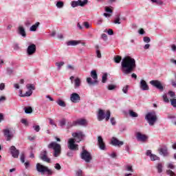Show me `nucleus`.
<instances>
[{
    "mask_svg": "<svg viewBox=\"0 0 176 176\" xmlns=\"http://www.w3.org/2000/svg\"><path fill=\"white\" fill-rule=\"evenodd\" d=\"M67 68V69H70V71H74L75 69V67L71 65H68Z\"/></svg>",
    "mask_w": 176,
    "mask_h": 176,
    "instance_id": "obj_48",
    "label": "nucleus"
},
{
    "mask_svg": "<svg viewBox=\"0 0 176 176\" xmlns=\"http://www.w3.org/2000/svg\"><path fill=\"white\" fill-rule=\"evenodd\" d=\"M79 43H81L80 41H75L72 40L67 42V46H76V45H79Z\"/></svg>",
    "mask_w": 176,
    "mask_h": 176,
    "instance_id": "obj_23",
    "label": "nucleus"
},
{
    "mask_svg": "<svg viewBox=\"0 0 176 176\" xmlns=\"http://www.w3.org/2000/svg\"><path fill=\"white\" fill-rule=\"evenodd\" d=\"M96 55H97L98 58H101V52H100L99 50H96Z\"/></svg>",
    "mask_w": 176,
    "mask_h": 176,
    "instance_id": "obj_51",
    "label": "nucleus"
},
{
    "mask_svg": "<svg viewBox=\"0 0 176 176\" xmlns=\"http://www.w3.org/2000/svg\"><path fill=\"white\" fill-rule=\"evenodd\" d=\"M33 129L34 130H35V131H36V133H39V131L41 130V126H39V125H34Z\"/></svg>",
    "mask_w": 176,
    "mask_h": 176,
    "instance_id": "obj_41",
    "label": "nucleus"
},
{
    "mask_svg": "<svg viewBox=\"0 0 176 176\" xmlns=\"http://www.w3.org/2000/svg\"><path fill=\"white\" fill-rule=\"evenodd\" d=\"M111 144L114 145V146H122L124 143L122 141H120L116 138H112Z\"/></svg>",
    "mask_w": 176,
    "mask_h": 176,
    "instance_id": "obj_20",
    "label": "nucleus"
},
{
    "mask_svg": "<svg viewBox=\"0 0 176 176\" xmlns=\"http://www.w3.org/2000/svg\"><path fill=\"white\" fill-rule=\"evenodd\" d=\"M54 168L56 170H61V166L60 165V164H56Z\"/></svg>",
    "mask_w": 176,
    "mask_h": 176,
    "instance_id": "obj_55",
    "label": "nucleus"
},
{
    "mask_svg": "<svg viewBox=\"0 0 176 176\" xmlns=\"http://www.w3.org/2000/svg\"><path fill=\"white\" fill-rule=\"evenodd\" d=\"M39 157L41 160H43V162L50 163V158L47 157V151L46 150H43L41 152Z\"/></svg>",
    "mask_w": 176,
    "mask_h": 176,
    "instance_id": "obj_11",
    "label": "nucleus"
},
{
    "mask_svg": "<svg viewBox=\"0 0 176 176\" xmlns=\"http://www.w3.org/2000/svg\"><path fill=\"white\" fill-rule=\"evenodd\" d=\"M107 36L106 34H102V39L103 41H107Z\"/></svg>",
    "mask_w": 176,
    "mask_h": 176,
    "instance_id": "obj_63",
    "label": "nucleus"
},
{
    "mask_svg": "<svg viewBox=\"0 0 176 176\" xmlns=\"http://www.w3.org/2000/svg\"><path fill=\"white\" fill-rule=\"evenodd\" d=\"M174 164H173L172 163L168 164V168H171L173 170L174 169Z\"/></svg>",
    "mask_w": 176,
    "mask_h": 176,
    "instance_id": "obj_60",
    "label": "nucleus"
},
{
    "mask_svg": "<svg viewBox=\"0 0 176 176\" xmlns=\"http://www.w3.org/2000/svg\"><path fill=\"white\" fill-rule=\"evenodd\" d=\"M72 135L76 139H69L67 147L70 151H79V146L75 144V141L76 142H80V141H82L83 138H85V134H83V132L79 131L78 132L73 133Z\"/></svg>",
    "mask_w": 176,
    "mask_h": 176,
    "instance_id": "obj_2",
    "label": "nucleus"
},
{
    "mask_svg": "<svg viewBox=\"0 0 176 176\" xmlns=\"http://www.w3.org/2000/svg\"><path fill=\"white\" fill-rule=\"evenodd\" d=\"M56 102L58 105H59V107H67V104H65V102L63 101L61 99L58 100Z\"/></svg>",
    "mask_w": 176,
    "mask_h": 176,
    "instance_id": "obj_27",
    "label": "nucleus"
},
{
    "mask_svg": "<svg viewBox=\"0 0 176 176\" xmlns=\"http://www.w3.org/2000/svg\"><path fill=\"white\" fill-rule=\"evenodd\" d=\"M146 156H149V157H151V155H153V154H152V151L151 150H148L146 153Z\"/></svg>",
    "mask_w": 176,
    "mask_h": 176,
    "instance_id": "obj_52",
    "label": "nucleus"
},
{
    "mask_svg": "<svg viewBox=\"0 0 176 176\" xmlns=\"http://www.w3.org/2000/svg\"><path fill=\"white\" fill-rule=\"evenodd\" d=\"M137 65H135V59L131 56H125L121 62V71L124 75H129L131 72H134V69Z\"/></svg>",
    "mask_w": 176,
    "mask_h": 176,
    "instance_id": "obj_1",
    "label": "nucleus"
},
{
    "mask_svg": "<svg viewBox=\"0 0 176 176\" xmlns=\"http://www.w3.org/2000/svg\"><path fill=\"white\" fill-rule=\"evenodd\" d=\"M18 34L19 35H21V36H23V38H25L27 36V34L25 33V29L23 26H19L18 28Z\"/></svg>",
    "mask_w": 176,
    "mask_h": 176,
    "instance_id": "obj_21",
    "label": "nucleus"
},
{
    "mask_svg": "<svg viewBox=\"0 0 176 176\" xmlns=\"http://www.w3.org/2000/svg\"><path fill=\"white\" fill-rule=\"evenodd\" d=\"M110 122L111 123V124L113 126H115V124H116V120H115V118L112 117L111 119H110Z\"/></svg>",
    "mask_w": 176,
    "mask_h": 176,
    "instance_id": "obj_45",
    "label": "nucleus"
},
{
    "mask_svg": "<svg viewBox=\"0 0 176 176\" xmlns=\"http://www.w3.org/2000/svg\"><path fill=\"white\" fill-rule=\"evenodd\" d=\"M105 12H107V13H112V9L109 7H105Z\"/></svg>",
    "mask_w": 176,
    "mask_h": 176,
    "instance_id": "obj_50",
    "label": "nucleus"
},
{
    "mask_svg": "<svg viewBox=\"0 0 176 176\" xmlns=\"http://www.w3.org/2000/svg\"><path fill=\"white\" fill-rule=\"evenodd\" d=\"M70 100L72 102L76 104L80 101V96L77 93H73L70 95Z\"/></svg>",
    "mask_w": 176,
    "mask_h": 176,
    "instance_id": "obj_15",
    "label": "nucleus"
},
{
    "mask_svg": "<svg viewBox=\"0 0 176 176\" xmlns=\"http://www.w3.org/2000/svg\"><path fill=\"white\" fill-rule=\"evenodd\" d=\"M91 76L94 79V80H93L91 78L88 77L87 78V82L88 83V85L92 86L96 85V83H98V80H97L98 79V76H97V72L96 70H92L91 72Z\"/></svg>",
    "mask_w": 176,
    "mask_h": 176,
    "instance_id": "obj_8",
    "label": "nucleus"
},
{
    "mask_svg": "<svg viewBox=\"0 0 176 176\" xmlns=\"http://www.w3.org/2000/svg\"><path fill=\"white\" fill-rule=\"evenodd\" d=\"M145 119L150 126H154L156 122H157V116L155 111L148 113L146 115Z\"/></svg>",
    "mask_w": 176,
    "mask_h": 176,
    "instance_id": "obj_5",
    "label": "nucleus"
},
{
    "mask_svg": "<svg viewBox=\"0 0 176 176\" xmlns=\"http://www.w3.org/2000/svg\"><path fill=\"white\" fill-rule=\"evenodd\" d=\"M168 94L172 98H174V97H175V93H174V91H169Z\"/></svg>",
    "mask_w": 176,
    "mask_h": 176,
    "instance_id": "obj_54",
    "label": "nucleus"
},
{
    "mask_svg": "<svg viewBox=\"0 0 176 176\" xmlns=\"http://www.w3.org/2000/svg\"><path fill=\"white\" fill-rule=\"evenodd\" d=\"M136 138L140 142H146L148 141V135L142 134L140 132L136 133Z\"/></svg>",
    "mask_w": 176,
    "mask_h": 176,
    "instance_id": "obj_13",
    "label": "nucleus"
},
{
    "mask_svg": "<svg viewBox=\"0 0 176 176\" xmlns=\"http://www.w3.org/2000/svg\"><path fill=\"white\" fill-rule=\"evenodd\" d=\"M114 23H115V24H120V18H119V16L117 17V18L115 19Z\"/></svg>",
    "mask_w": 176,
    "mask_h": 176,
    "instance_id": "obj_49",
    "label": "nucleus"
},
{
    "mask_svg": "<svg viewBox=\"0 0 176 176\" xmlns=\"http://www.w3.org/2000/svg\"><path fill=\"white\" fill-rule=\"evenodd\" d=\"M150 84L154 87H156V89H157L160 91H163L164 90L163 85L162 84V82H160V80H153L150 81Z\"/></svg>",
    "mask_w": 176,
    "mask_h": 176,
    "instance_id": "obj_9",
    "label": "nucleus"
},
{
    "mask_svg": "<svg viewBox=\"0 0 176 176\" xmlns=\"http://www.w3.org/2000/svg\"><path fill=\"white\" fill-rule=\"evenodd\" d=\"M116 88V86L113 85H109L108 86V90H114V89Z\"/></svg>",
    "mask_w": 176,
    "mask_h": 176,
    "instance_id": "obj_46",
    "label": "nucleus"
},
{
    "mask_svg": "<svg viewBox=\"0 0 176 176\" xmlns=\"http://www.w3.org/2000/svg\"><path fill=\"white\" fill-rule=\"evenodd\" d=\"M160 155H163V156H167L168 155V148L166 146H162L158 149Z\"/></svg>",
    "mask_w": 176,
    "mask_h": 176,
    "instance_id": "obj_17",
    "label": "nucleus"
},
{
    "mask_svg": "<svg viewBox=\"0 0 176 176\" xmlns=\"http://www.w3.org/2000/svg\"><path fill=\"white\" fill-rule=\"evenodd\" d=\"M26 88L28 89V90H35V85H34L33 84H28L26 85Z\"/></svg>",
    "mask_w": 176,
    "mask_h": 176,
    "instance_id": "obj_35",
    "label": "nucleus"
},
{
    "mask_svg": "<svg viewBox=\"0 0 176 176\" xmlns=\"http://www.w3.org/2000/svg\"><path fill=\"white\" fill-rule=\"evenodd\" d=\"M5 89V83H1L0 84V90H4Z\"/></svg>",
    "mask_w": 176,
    "mask_h": 176,
    "instance_id": "obj_62",
    "label": "nucleus"
},
{
    "mask_svg": "<svg viewBox=\"0 0 176 176\" xmlns=\"http://www.w3.org/2000/svg\"><path fill=\"white\" fill-rule=\"evenodd\" d=\"M65 63L63 61L61 62H56L55 63V65L58 67V70L60 71V69H61V67H63V65H64Z\"/></svg>",
    "mask_w": 176,
    "mask_h": 176,
    "instance_id": "obj_28",
    "label": "nucleus"
},
{
    "mask_svg": "<svg viewBox=\"0 0 176 176\" xmlns=\"http://www.w3.org/2000/svg\"><path fill=\"white\" fill-rule=\"evenodd\" d=\"M140 87L143 91L149 90V86L145 80H141L140 82Z\"/></svg>",
    "mask_w": 176,
    "mask_h": 176,
    "instance_id": "obj_19",
    "label": "nucleus"
},
{
    "mask_svg": "<svg viewBox=\"0 0 176 176\" xmlns=\"http://www.w3.org/2000/svg\"><path fill=\"white\" fill-rule=\"evenodd\" d=\"M56 7L58 8L59 9H61V8L64 7V2H63V1H58L56 3Z\"/></svg>",
    "mask_w": 176,
    "mask_h": 176,
    "instance_id": "obj_37",
    "label": "nucleus"
},
{
    "mask_svg": "<svg viewBox=\"0 0 176 176\" xmlns=\"http://www.w3.org/2000/svg\"><path fill=\"white\" fill-rule=\"evenodd\" d=\"M163 99L165 102H168V101H169L168 98H167V95H164Z\"/></svg>",
    "mask_w": 176,
    "mask_h": 176,
    "instance_id": "obj_56",
    "label": "nucleus"
},
{
    "mask_svg": "<svg viewBox=\"0 0 176 176\" xmlns=\"http://www.w3.org/2000/svg\"><path fill=\"white\" fill-rule=\"evenodd\" d=\"M25 113H32V107H25Z\"/></svg>",
    "mask_w": 176,
    "mask_h": 176,
    "instance_id": "obj_36",
    "label": "nucleus"
},
{
    "mask_svg": "<svg viewBox=\"0 0 176 176\" xmlns=\"http://www.w3.org/2000/svg\"><path fill=\"white\" fill-rule=\"evenodd\" d=\"M156 168L157 170V173L159 174L163 173V164L162 163H158L156 166Z\"/></svg>",
    "mask_w": 176,
    "mask_h": 176,
    "instance_id": "obj_25",
    "label": "nucleus"
},
{
    "mask_svg": "<svg viewBox=\"0 0 176 176\" xmlns=\"http://www.w3.org/2000/svg\"><path fill=\"white\" fill-rule=\"evenodd\" d=\"M50 124L52 126H55L56 127L57 126V125L56 124V123H54V121L52 118H50Z\"/></svg>",
    "mask_w": 176,
    "mask_h": 176,
    "instance_id": "obj_53",
    "label": "nucleus"
},
{
    "mask_svg": "<svg viewBox=\"0 0 176 176\" xmlns=\"http://www.w3.org/2000/svg\"><path fill=\"white\" fill-rule=\"evenodd\" d=\"M129 115L131 118H138V114L134 112L133 110L129 111Z\"/></svg>",
    "mask_w": 176,
    "mask_h": 176,
    "instance_id": "obj_33",
    "label": "nucleus"
},
{
    "mask_svg": "<svg viewBox=\"0 0 176 176\" xmlns=\"http://www.w3.org/2000/svg\"><path fill=\"white\" fill-rule=\"evenodd\" d=\"M87 0H78V1H72V8H76L77 6H85L87 5Z\"/></svg>",
    "mask_w": 176,
    "mask_h": 176,
    "instance_id": "obj_12",
    "label": "nucleus"
},
{
    "mask_svg": "<svg viewBox=\"0 0 176 176\" xmlns=\"http://www.w3.org/2000/svg\"><path fill=\"white\" fill-rule=\"evenodd\" d=\"M48 148L54 150V157H58V156L61 155V145L57 144V142H52L48 145Z\"/></svg>",
    "mask_w": 176,
    "mask_h": 176,
    "instance_id": "obj_3",
    "label": "nucleus"
},
{
    "mask_svg": "<svg viewBox=\"0 0 176 176\" xmlns=\"http://www.w3.org/2000/svg\"><path fill=\"white\" fill-rule=\"evenodd\" d=\"M74 126H76V123H75V121L69 122L67 124V129H71V127H74Z\"/></svg>",
    "mask_w": 176,
    "mask_h": 176,
    "instance_id": "obj_31",
    "label": "nucleus"
},
{
    "mask_svg": "<svg viewBox=\"0 0 176 176\" xmlns=\"http://www.w3.org/2000/svg\"><path fill=\"white\" fill-rule=\"evenodd\" d=\"M60 127H62V129H64V126H65L66 123H67V120H65V118H63L60 121Z\"/></svg>",
    "mask_w": 176,
    "mask_h": 176,
    "instance_id": "obj_34",
    "label": "nucleus"
},
{
    "mask_svg": "<svg viewBox=\"0 0 176 176\" xmlns=\"http://www.w3.org/2000/svg\"><path fill=\"white\" fill-rule=\"evenodd\" d=\"M40 24L41 23L39 22H36L34 25H32V27H30V31H32V32L36 31V30L38 29V27H39Z\"/></svg>",
    "mask_w": 176,
    "mask_h": 176,
    "instance_id": "obj_26",
    "label": "nucleus"
},
{
    "mask_svg": "<svg viewBox=\"0 0 176 176\" xmlns=\"http://www.w3.org/2000/svg\"><path fill=\"white\" fill-rule=\"evenodd\" d=\"M36 170L38 173H41L42 174H45V173H47V175H52L53 174V170L49 169L47 166H45L40 163L36 164Z\"/></svg>",
    "mask_w": 176,
    "mask_h": 176,
    "instance_id": "obj_7",
    "label": "nucleus"
},
{
    "mask_svg": "<svg viewBox=\"0 0 176 176\" xmlns=\"http://www.w3.org/2000/svg\"><path fill=\"white\" fill-rule=\"evenodd\" d=\"M30 96H32V90H28L24 94V97H30Z\"/></svg>",
    "mask_w": 176,
    "mask_h": 176,
    "instance_id": "obj_39",
    "label": "nucleus"
},
{
    "mask_svg": "<svg viewBox=\"0 0 176 176\" xmlns=\"http://www.w3.org/2000/svg\"><path fill=\"white\" fill-rule=\"evenodd\" d=\"M114 61L117 64H119V63H120L122 61V56H120L119 55L114 56Z\"/></svg>",
    "mask_w": 176,
    "mask_h": 176,
    "instance_id": "obj_30",
    "label": "nucleus"
},
{
    "mask_svg": "<svg viewBox=\"0 0 176 176\" xmlns=\"http://www.w3.org/2000/svg\"><path fill=\"white\" fill-rule=\"evenodd\" d=\"M36 52V45L35 44H30L27 49V53L28 56H32Z\"/></svg>",
    "mask_w": 176,
    "mask_h": 176,
    "instance_id": "obj_14",
    "label": "nucleus"
},
{
    "mask_svg": "<svg viewBox=\"0 0 176 176\" xmlns=\"http://www.w3.org/2000/svg\"><path fill=\"white\" fill-rule=\"evenodd\" d=\"M171 49H172L173 52H176V45H175V44H173L171 45Z\"/></svg>",
    "mask_w": 176,
    "mask_h": 176,
    "instance_id": "obj_64",
    "label": "nucleus"
},
{
    "mask_svg": "<svg viewBox=\"0 0 176 176\" xmlns=\"http://www.w3.org/2000/svg\"><path fill=\"white\" fill-rule=\"evenodd\" d=\"M122 91L123 93H124V94H127V93L129 92V85H126L125 87H124L122 88Z\"/></svg>",
    "mask_w": 176,
    "mask_h": 176,
    "instance_id": "obj_40",
    "label": "nucleus"
},
{
    "mask_svg": "<svg viewBox=\"0 0 176 176\" xmlns=\"http://www.w3.org/2000/svg\"><path fill=\"white\" fill-rule=\"evenodd\" d=\"M150 159L152 162H155V160H160V157H157V155H153V154L152 155H151Z\"/></svg>",
    "mask_w": 176,
    "mask_h": 176,
    "instance_id": "obj_32",
    "label": "nucleus"
},
{
    "mask_svg": "<svg viewBox=\"0 0 176 176\" xmlns=\"http://www.w3.org/2000/svg\"><path fill=\"white\" fill-rule=\"evenodd\" d=\"M4 136L6 137L7 141H10L14 135V133L10 131L9 129H6L3 130Z\"/></svg>",
    "mask_w": 176,
    "mask_h": 176,
    "instance_id": "obj_10",
    "label": "nucleus"
},
{
    "mask_svg": "<svg viewBox=\"0 0 176 176\" xmlns=\"http://www.w3.org/2000/svg\"><path fill=\"white\" fill-rule=\"evenodd\" d=\"M76 126H85L87 122L85 119H78L75 121Z\"/></svg>",
    "mask_w": 176,
    "mask_h": 176,
    "instance_id": "obj_24",
    "label": "nucleus"
},
{
    "mask_svg": "<svg viewBox=\"0 0 176 176\" xmlns=\"http://www.w3.org/2000/svg\"><path fill=\"white\" fill-rule=\"evenodd\" d=\"M10 149L12 156L15 159H17V157H19V155L20 154L19 150L16 149V146H12Z\"/></svg>",
    "mask_w": 176,
    "mask_h": 176,
    "instance_id": "obj_18",
    "label": "nucleus"
},
{
    "mask_svg": "<svg viewBox=\"0 0 176 176\" xmlns=\"http://www.w3.org/2000/svg\"><path fill=\"white\" fill-rule=\"evenodd\" d=\"M7 74H8V75H12V74H13V69L8 67L7 68Z\"/></svg>",
    "mask_w": 176,
    "mask_h": 176,
    "instance_id": "obj_47",
    "label": "nucleus"
},
{
    "mask_svg": "<svg viewBox=\"0 0 176 176\" xmlns=\"http://www.w3.org/2000/svg\"><path fill=\"white\" fill-rule=\"evenodd\" d=\"M98 145L101 151H105L107 149L105 142H104V140L101 136L98 137Z\"/></svg>",
    "mask_w": 176,
    "mask_h": 176,
    "instance_id": "obj_16",
    "label": "nucleus"
},
{
    "mask_svg": "<svg viewBox=\"0 0 176 176\" xmlns=\"http://www.w3.org/2000/svg\"><path fill=\"white\" fill-rule=\"evenodd\" d=\"M143 41L146 43H149V42H151V38H149L148 36H144V38H143Z\"/></svg>",
    "mask_w": 176,
    "mask_h": 176,
    "instance_id": "obj_43",
    "label": "nucleus"
},
{
    "mask_svg": "<svg viewBox=\"0 0 176 176\" xmlns=\"http://www.w3.org/2000/svg\"><path fill=\"white\" fill-rule=\"evenodd\" d=\"M107 34L109 35H113V30H112V29H109L107 31Z\"/></svg>",
    "mask_w": 176,
    "mask_h": 176,
    "instance_id": "obj_59",
    "label": "nucleus"
},
{
    "mask_svg": "<svg viewBox=\"0 0 176 176\" xmlns=\"http://www.w3.org/2000/svg\"><path fill=\"white\" fill-rule=\"evenodd\" d=\"M82 171L81 170H78L76 173V175L77 176H82Z\"/></svg>",
    "mask_w": 176,
    "mask_h": 176,
    "instance_id": "obj_61",
    "label": "nucleus"
},
{
    "mask_svg": "<svg viewBox=\"0 0 176 176\" xmlns=\"http://www.w3.org/2000/svg\"><path fill=\"white\" fill-rule=\"evenodd\" d=\"M83 25L85 27V28H90V25L89 24V22H84Z\"/></svg>",
    "mask_w": 176,
    "mask_h": 176,
    "instance_id": "obj_57",
    "label": "nucleus"
},
{
    "mask_svg": "<svg viewBox=\"0 0 176 176\" xmlns=\"http://www.w3.org/2000/svg\"><path fill=\"white\" fill-rule=\"evenodd\" d=\"M105 119L106 122H108L109 119H111V111L107 110L105 113V111L99 109L98 113V120L99 122H101Z\"/></svg>",
    "mask_w": 176,
    "mask_h": 176,
    "instance_id": "obj_4",
    "label": "nucleus"
},
{
    "mask_svg": "<svg viewBox=\"0 0 176 176\" xmlns=\"http://www.w3.org/2000/svg\"><path fill=\"white\" fill-rule=\"evenodd\" d=\"M82 85V80L78 77L76 78L74 80V89H79Z\"/></svg>",
    "mask_w": 176,
    "mask_h": 176,
    "instance_id": "obj_22",
    "label": "nucleus"
},
{
    "mask_svg": "<svg viewBox=\"0 0 176 176\" xmlns=\"http://www.w3.org/2000/svg\"><path fill=\"white\" fill-rule=\"evenodd\" d=\"M80 158L82 160H85L86 163H90L91 160H93V157H91V154L87 151V150L85 149V146H82V151L80 153Z\"/></svg>",
    "mask_w": 176,
    "mask_h": 176,
    "instance_id": "obj_6",
    "label": "nucleus"
},
{
    "mask_svg": "<svg viewBox=\"0 0 176 176\" xmlns=\"http://www.w3.org/2000/svg\"><path fill=\"white\" fill-rule=\"evenodd\" d=\"M170 104L174 108L176 107V99H170Z\"/></svg>",
    "mask_w": 176,
    "mask_h": 176,
    "instance_id": "obj_44",
    "label": "nucleus"
},
{
    "mask_svg": "<svg viewBox=\"0 0 176 176\" xmlns=\"http://www.w3.org/2000/svg\"><path fill=\"white\" fill-rule=\"evenodd\" d=\"M3 101H6V97L0 96V102H3Z\"/></svg>",
    "mask_w": 176,
    "mask_h": 176,
    "instance_id": "obj_58",
    "label": "nucleus"
},
{
    "mask_svg": "<svg viewBox=\"0 0 176 176\" xmlns=\"http://www.w3.org/2000/svg\"><path fill=\"white\" fill-rule=\"evenodd\" d=\"M126 170H127V171H131V173H133V166H129V165H127L126 166Z\"/></svg>",
    "mask_w": 176,
    "mask_h": 176,
    "instance_id": "obj_42",
    "label": "nucleus"
},
{
    "mask_svg": "<svg viewBox=\"0 0 176 176\" xmlns=\"http://www.w3.org/2000/svg\"><path fill=\"white\" fill-rule=\"evenodd\" d=\"M107 80H108V74L104 73L102 76V82L107 83Z\"/></svg>",
    "mask_w": 176,
    "mask_h": 176,
    "instance_id": "obj_29",
    "label": "nucleus"
},
{
    "mask_svg": "<svg viewBox=\"0 0 176 176\" xmlns=\"http://www.w3.org/2000/svg\"><path fill=\"white\" fill-rule=\"evenodd\" d=\"M166 174L167 175H169V176H176L175 173L173 172V170L170 169L166 170Z\"/></svg>",
    "mask_w": 176,
    "mask_h": 176,
    "instance_id": "obj_38",
    "label": "nucleus"
}]
</instances>
